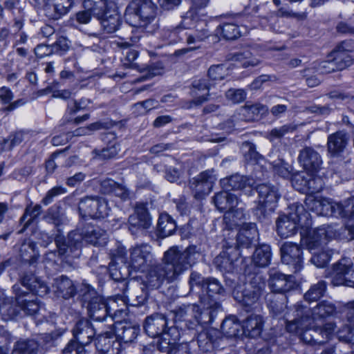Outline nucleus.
Listing matches in <instances>:
<instances>
[{
    "label": "nucleus",
    "mask_w": 354,
    "mask_h": 354,
    "mask_svg": "<svg viewBox=\"0 0 354 354\" xmlns=\"http://www.w3.org/2000/svg\"><path fill=\"white\" fill-rule=\"evenodd\" d=\"M271 257L270 245L263 244L255 249L252 256V262L256 266L264 268L270 264Z\"/></svg>",
    "instance_id": "nucleus-39"
},
{
    "label": "nucleus",
    "mask_w": 354,
    "mask_h": 354,
    "mask_svg": "<svg viewBox=\"0 0 354 354\" xmlns=\"http://www.w3.org/2000/svg\"><path fill=\"white\" fill-rule=\"evenodd\" d=\"M84 7L97 18L102 17L108 9H111L107 0H84Z\"/></svg>",
    "instance_id": "nucleus-45"
},
{
    "label": "nucleus",
    "mask_w": 354,
    "mask_h": 354,
    "mask_svg": "<svg viewBox=\"0 0 354 354\" xmlns=\"http://www.w3.org/2000/svg\"><path fill=\"white\" fill-rule=\"evenodd\" d=\"M268 108L267 106L257 103L243 106L239 115L245 121H254L259 120L263 115L267 113Z\"/></svg>",
    "instance_id": "nucleus-36"
},
{
    "label": "nucleus",
    "mask_w": 354,
    "mask_h": 354,
    "mask_svg": "<svg viewBox=\"0 0 354 354\" xmlns=\"http://www.w3.org/2000/svg\"><path fill=\"white\" fill-rule=\"evenodd\" d=\"M217 178L214 169L201 172L189 181V187L196 199L204 198L212 191Z\"/></svg>",
    "instance_id": "nucleus-15"
},
{
    "label": "nucleus",
    "mask_w": 354,
    "mask_h": 354,
    "mask_svg": "<svg viewBox=\"0 0 354 354\" xmlns=\"http://www.w3.org/2000/svg\"><path fill=\"white\" fill-rule=\"evenodd\" d=\"M42 212V207L40 205L35 206H27L23 216L20 219L21 223H24V228L30 225Z\"/></svg>",
    "instance_id": "nucleus-51"
},
{
    "label": "nucleus",
    "mask_w": 354,
    "mask_h": 354,
    "mask_svg": "<svg viewBox=\"0 0 354 354\" xmlns=\"http://www.w3.org/2000/svg\"><path fill=\"white\" fill-rule=\"evenodd\" d=\"M316 173H310L308 179L307 193L315 194L321 192L324 187V182L323 178L315 175Z\"/></svg>",
    "instance_id": "nucleus-57"
},
{
    "label": "nucleus",
    "mask_w": 354,
    "mask_h": 354,
    "mask_svg": "<svg viewBox=\"0 0 354 354\" xmlns=\"http://www.w3.org/2000/svg\"><path fill=\"white\" fill-rule=\"evenodd\" d=\"M224 292V288L218 279L207 278L205 286L202 292L199 293L200 302L206 309L213 311L214 317L221 310V305L217 301L219 295Z\"/></svg>",
    "instance_id": "nucleus-13"
},
{
    "label": "nucleus",
    "mask_w": 354,
    "mask_h": 354,
    "mask_svg": "<svg viewBox=\"0 0 354 354\" xmlns=\"http://www.w3.org/2000/svg\"><path fill=\"white\" fill-rule=\"evenodd\" d=\"M335 325L329 322L323 327L309 326L301 333V339L306 343L316 345L327 342L333 336Z\"/></svg>",
    "instance_id": "nucleus-16"
},
{
    "label": "nucleus",
    "mask_w": 354,
    "mask_h": 354,
    "mask_svg": "<svg viewBox=\"0 0 354 354\" xmlns=\"http://www.w3.org/2000/svg\"><path fill=\"white\" fill-rule=\"evenodd\" d=\"M39 344L35 339L20 340L16 342L12 354H37Z\"/></svg>",
    "instance_id": "nucleus-46"
},
{
    "label": "nucleus",
    "mask_w": 354,
    "mask_h": 354,
    "mask_svg": "<svg viewBox=\"0 0 354 354\" xmlns=\"http://www.w3.org/2000/svg\"><path fill=\"white\" fill-rule=\"evenodd\" d=\"M201 252L196 245H189L185 250L178 246L170 247L164 252L162 263L150 268L146 277L147 286L158 288L165 281L173 282L189 268L196 263Z\"/></svg>",
    "instance_id": "nucleus-1"
},
{
    "label": "nucleus",
    "mask_w": 354,
    "mask_h": 354,
    "mask_svg": "<svg viewBox=\"0 0 354 354\" xmlns=\"http://www.w3.org/2000/svg\"><path fill=\"white\" fill-rule=\"evenodd\" d=\"M238 234H240V239L247 236L249 239L254 240L258 236V231L254 223H245L242 225Z\"/></svg>",
    "instance_id": "nucleus-62"
},
{
    "label": "nucleus",
    "mask_w": 354,
    "mask_h": 354,
    "mask_svg": "<svg viewBox=\"0 0 354 354\" xmlns=\"http://www.w3.org/2000/svg\"><path fill=\"white\" fill-rule=\"evenodd\" d=\"M241 325L234 316L226 317L222 322L221 330L227 337H235L239 334Z\"/></svg>",
    "instance_id": "nucleus-44"
},
{
    "label": "nucleus",
    "mask_w": 354,
    "mask_h": 354,
    "mask_svg": "<svg viewBox=\"0 0 354 354\" xmlns=\"http://www.w3.org/2000/svg\"><path fill=\"white\" fill-rule=\"evenodd\" d=\"M273 172L275 174L283 178H287L291 176L292 167L286 162L283 160L279 159L272 163Z\"/></svg>",
    "instance_id": "nucleus-56"
},
{
    "label": "nucleus",
    "mask_w": 354,
    "mask_h": 354,
    "mask_svg": "<svg viewBox=\"0 0 354 354\" xmlns=\"http://www.w3.org/2000/svg\"><path fill=\"white\" fill-rule=\"evenodd\" d=\"M173 312L175 322H185V327L193 331L194 337L198 328H203V325L211 323L214 319L213 311L206 309L205 306L201 308L196 304H182Z\"/></svg>",
    "instance_id": "nucleus-3"
},
{
    "label": "nucleus",
    "mask_w": 354,
    "mask_h": 354,
    "mask_svg": "<svg viewBox=\"0 0 354 354\" xmlns=\"http://www.w3.org/2000/svg\"><path fill=\"white\" fill-rule=\"evenodd\" d=\"M101 329L95 337L97 351L100 354H119L121 344L113 332L112 323L104 324Z\"/></svg>",
    "instance_id": "nucleus-14"
},
{
    "label": "nucleus",
    "mask_w": 354,
    "mask_h": 354,
    "mask_svg": "<svg viewBox=\"0 0 354 354\" xmlns=\"http://www.w3.org/2000/svg\"><path fill=\"white\" fill-rule=\"evenodd\" d=\"M258 193V201L252 207L254 215L259 220H263L274 212L281 197L279 189L271 183H261L255 187Z\"/></svg>",
    "instance_id": "nucleus-6"
},
{
    "label": "nucleus",
    "mask_w": 354,
    "mask_h": 354,
    "mask_svg": "<svg viewBox=\"0 0 354 354\" xmlns=\"http://www.w3.org/2000/svg\"><path fill=\"white\" fill-rule=\"evenodd\" d=\"M217 34H221L225 39L232 40L241 35L239 28L234 24L227 23L216 29Z\"/></svg>",
    "instance_id": "nucleus-49"
},
{
    "label": "nucleus",
    "mask_w": 354,
    "mask_h": 354,
    "mask_svg": "<svg viewBox=\"0 0 354 354\" xmlns=\"http://www.w3.org/2000/svg\"><path fill=\"white\" fill-rule=\"evenodd\" d=\"M266 299L270 312L273 316L281 315L286 308V298L283 295L279 296L274 294H268Z\"/></svg>",
    "instance_id": "nucleus-40"
},
{
    "label": "nucleus",
    "mask_w": 354,
    "mask_h": 354,
    "mask_svg": "<svg viewBox=\"0 0 354 354\" xmlns=\"http://www.w3.org/2000/svg\"><path fill=\"white\" fill-rule=\"evenodd\" d=\"M330 57L333 58L337 71H342L353 63L351 57L347 53H339L332 51Z\"/></svg>",
    "instance_id": "nucleus-54"
},
{
    "label": "nucleus",
    "mask_w": 354,
    "mask_h": 354,
    "mask_svg": "<svg viewBox=\"0 0 354 354\" xmlns=\"http://www.w3.org/2000/svg\"><path fill=\"white\" fill-rule=\"evenodd\" d=\"M228 59L233 62H238L244 68L257 66L259 60L252 55L249 50L230 55Z\"/></svg>",
    "instance_id": "nucleus-48"
},
{
    "label": "nucleus",
    "mask_w": 354,
    "mask_h": 354,
    "mask_svg": "<svg viewBox=\"0 0 354 354\" xmlns=\"http://www.w3.org/2000/svg\"><path fill=\"white\" fill-rule=\"evenodd\" d=\"M97 24H100L99 29L102 30V33H113L120 28L122 24L120 15L115 9H108L102 17L97 18Z\"/></svg>",
    "instance_id": "nucleus-26"
},
{
    "label": "nucleus",
    "mask_w": 354,
    "mask_h": 354,
    "mask_svg": "<svg viewBox=\"0 0 354 354\" xmlns=\"http://www.w3.org/2000/svg\"><path fill=\"white\" fill-rule=\"evenodd\" d=\"M206 279H205L200 273L193 271L191 272L189 279V284L191 291H194V288L200 289L198 292H202L205 286Z\"/></svg>",
    "instance_id": "nucleus-60"
},
{
    "label": "nucleus",
    "mask_w": 354,
    "mask_h": 354,
    "mask_svg": "<svg viewBox=\"0 0 354 354\" xmlns=\"http://www.w3.org/2000/svg\"><path fill=\"white\" fill-rule=\"evenodd\" d=\"M21 283L28 290L40 297L46 295L48 292L47 285L32 273H26L21 277Z\"/></svg>",
    "instance_id": "nucleus-32"
},
{
    "label": "nucleus",
    "mask_w": 354,
    "mask_h": 354,
    "mask_svg": "<svg viewBox=\"0 0 354 354\" xmlns=\"http://www.w3.org/2000/svg\"><path fill=\"white\" fill-rule=\"evenodd\" d=\"M12 289L16 295V300L18 306L21 312L24 313V315L32 316L39 313V310L41 309V306L37 299H25L24 296H26V292L25 291H21L20 287L17 284L14 285Z\"/></svg>",
    "instance_id": "nucleus-24"
},
{
    "label": "nucleus",
    "mask_w": 354,
    "mask_h": 354,
    "mask_svg": "<svg viewBox=\"0 0 354 354\" xmlns=\"http://www.w3.org/2000/svg\"><path fill=\"white\" fill-rule=\"evenodd\" d=\"M310 173L301 171L292 176L291 183L295 189L300 192H306Z\"/></svg>",
    "instance_id": "nucleus-52"
},
{
    "label": "nucleus",
    "mask_w": 354,
    "mask_h": 354,
    "mask_svg": "<svg viewBox=\"0 0 354 354\" xmlns=\"http://www.w3.org/2000/svg\"><path fill=\"white\" fill-rule=\"evenodd\" d=\"M288 215H280L277 221V231L281 238L294 235L298 226L308 229L312 225L310 214L301 204L293 203L290 207Z\"/></svg>",
    "instance_id": "nucleus-4"
},
{
    "label": "nucleus",
    "mask_w": 354,
    "mask_h": 354,
    "mask_svg": "<svg viewBox=\"0 0 354 354\" xmlns=\"http://www.w3.org/2000/svg\"><path fill=\"white\" fill-rule=\"evenodd\" d=\"M241 150L245 160L250 163H257L263 159V156L256 151L255 145L250 142L242 144Z\"/></svg>",
    "instance_id": "nucleus-50"
},
{
    "label": "nucleus",
    "mask_w": 354,
    "mask_h": 354,
    "mask_svg": "<svg viewBox=\"0 0 354 354\" xmlns=\"http://www.w3.org/2000/svg\"><path fill=\"white\" fill-rule=\"evenodd\" d=\"M129 223L133 227L148 229L151 225V218L146 205L138 203L135 207V213L129 217Z\"/></svg>",
    "instance_id": "nucleus-29"
},
{
    "label": "nucleus",
    "mask_w": 354,
    "mask_h": 354,
    "mask_svg": "<svg viewBox=\"0 0 354 354\" xmlns=\"http://www.w3.org/2000/svg\"><path fill=\"white\" fill-rule=\"evenodd\" d=\"M127 315L124 310H115L112 317L110 318V322L113 324V332L120 344L122 342L124 344L132 342L140 332V328L137 324L120 319V318L126 317Z\"/></svg>",
    "instance_id": "nucleus-9"
},
{
    "label": "nucleus",
    "mask_w": 354,
    "mask_h": 354,
    "mask_svg": "<svg viewBox=\"0 0 354 354\" xmlns=\"http://www.w3.org/2000/svg\"><path fill=\"white\" fill-rule=\"evenodd\" d=\"M86 35L85 44L86 48H90L93 52L100 53L103 50L104 36L101 29L87 30L84 32Z\"/></svg>",
    "instance_id": "nucleus-38"
},
{
    "label": "nucleus",
    "mask_w": 354,
    "mask_h": 354,
    "mask_svg": "<svg viewBox=\"0 0 354 354\" xmlns=\"http://www.w3.org/2000/svg\"><path fill=\"white\" fill-rule=\"evenodd\" d=\"M100 329V327L95 328L89 320L83 319L75 324L72 333L77 343L86 346L93 342Z\"/></svg>",
    "instance_id": "nucleus-19"
},
{
    "label": "nucleus",
    "mask_w": 354,
    "mask_h": 354,
    "mask_svg": "<svg viewBox=\"0 0 354 354\" xmlns=\"http://www.w3.org/2000/svg\"><path fill=\"white\" fill-rule=\"evenodd\" d=\"M66 332L64 328L57 329L50 333L41 334L37 337V342H38L39 348L43 350H47L55 346L56 340L62 336Z\"/></svg>",
    "instance_id": "nucleus-42"
},
{
    "label": "nucleus",
    "mask_w": 354,
    "mask_h": 354,
    "mask_svg": "<svg viewBox=\"0 0 354 354\" xmlns=\"http://www.w3.org/2000/svg\"><path fill=\"white\" fill-rule=\"evenodd\" d=\"M331 254L330 251L323 250L318 253H313L311 262L317 268H324L330 261Z\"/></svg>",
    "instance_id": "nucleus-61"
},
{
    "label": "nucleus",
    "mask_w": 354,
    "mask_h": 354,
    "mask_svg": "<svg viewBox=\"0 0 354 354\" xmlns=\"http://www.w3.org/2000/svg\"><path fill=\"white\" fill-rule=\"evenodd\" d=\"M280 252L282 262L291 266L295 272L302 268V251L299 245L292 242H285L281 246Z\"/></svg>",
    "instance_id": "nucleus-20"
},
{
    "label": "nucleus",
    "mask_w": 354,
    "mask_h": 354,
    "mask_svg": "<svg viewBox=\"0 0 354 354\" xmlns=\"http://www.w3.org/2000/svg\"><path fill=\"white\" fill-rule=\"evenodd\" d=\"M329 239L326 227H322L310 231L306 238V244L308 249L312 252L325 244Z\"/></svg>",
    "instance_id": "nucleus-35"
},
{
    "label": "nucleus",
    "mask_w": 354,
    "mask_h": 354,
    "mask_svg": "<svg viewBox=\"0 0 354 354\" xmlns=\"http://www.w3.org/2000/svg\"><path fill=\"white\" fill-rule=\"evenodd\" d=\"M263 317L258 315L248 317L241 325L243 334L246 337L254 338L259 337L263 329Z\"/></svg>",
    "instance_id": "nucleus-30"
},
{
    "label": "nucleus",
    "mask_w": 354,
    "mask_h": 354,
    "mask_svg": "<svg viewBox=\"0 0 354 354\" xmlns=\"http://www.w3.org/2000/svg\"><path fill=\"white\" fill-rule=\"evenodd\" d=\"M332 283L334 286H346L354 288V268L347 259H342L333 266Z\"/></svg>",
    "instance_id": "nucleus-18"
},
{
    "label": "nucleus",
    "mask_w": 354,
    "mask_h": 354,
    "mask_svg": "<svg viewBox=\"0 0 354 354\" xmlns=\"http://www.w3.org/2000/svg\"><path fill=\"white\" fill-rule=\"evenodd\" d=\"M220 183L224 190L230 192L243 190L248 187H250L253 185L254 180L248 176L235 174L221 179Z\"/></svg>",
    "instance_id": "nucleus-28"
},
{
    "label": "nucleus",
    "mask_w": 354,
    "mask_h": 354,
    "mask_svg": "<svg viewBox=\"0 0 354 354\" xmlns=\"http://www.w3.org/2000/svg\"><path fill=\"white\" fill-rule=\"evenodd\" d=\"M129 252L127 263L129 271L144 272L152 265L153 254L149 245L137 244L130 248Z\"/></svg>",
    "instance_id": "nucleus-12"
},
{
    "label": "nucleus",
    "mask_w": 354,
    "mask_h": 354,
    "mask_svg": "<svg viewBox=\"0 0 354 354\" xmlns=\"http://www.w3.org/2000/svg\"><path fill=\"white\" fill-rule=\"evenodd\" d=\"M336 202H331L329 201L328 199L322 198V203H321V207H320V213L319 215L321 216H335L336 217Z\"/></svg>",
    "instance_id": "nucleus-63"
},
{
    "label": "nucleus",
    "mask_w": 354,
    "mask_h": 354,
    "mask_svg": "<svg viewBox=\"0 0 354 354\" xmlns=\"http://www.w3.org/2000/svg\"><path fill=\"white\" fill-rule=\"evenodd\" d=\"M144 330L152 338L158 337V346L161 351H166L170 346L175 345L185 335L179 330L178 326H168L166 316L161 313H153L145 318Z\"/></svg>",
    "instance_id": "nucleus-2"
},
{
    "label": "nucleus",
    "mask_w": 354,
    "mask_h": 354,
    "mask_svg": "<svg viewBox=\"0 0 354 354\" xmlns=\"http://www.w3.org/2000/svg\"><path fill=\"white\" fill-rule=\"evenodd\" d=\"M158 7L152 0H132L126 8V17H138L140 26H146L153 22L157 15Z\"/></svg>",
    "instance_id": "nucleus-11"
},
{
    "label": "nucleus",
    "mask_w": 354,
    "mask_h": 354,
    "mask_svg": "<svg viewBox=\"0 0 354 354\" xmlns=\"http://www.w3.org/2000/svg\"><path fill=\"white\" fill-rule=\"evenodd\" d=\"M55 242L57 249L58 258L69 265L73 260L80 257L82 253V236L77 231L68 233L67 238L56 236Z\"/></svg>",
    "instance_id": "nucleus-8"
},
{
    "label": "nucleus",
    "mask_w": 354,
    "mask_h": 354,
    "mask_svg": "<svg viewBox=\"0 0 354 354\" xmlns=\"http://www.w3.org/2000/svg\"><path fill=\"white\" fill-rule=\"evenodd\" d=\"M335 305L328 301H320L312 310V322L316 319H323L332 316L335 313Z\"/></svg>",
    "instance_id": "nucleus-43"
},
{
    "label": "nucleus",
    "mask_w": 354,
    "mask_h": 354,
    "mask_svg": "<svg viewBox=\"0 0 354 354\" xmlns=\"http://www.w3.org/2000/svg\"><path fill=\"white\" fill-rule=\"evenodd\" d=\"M55 286L57 292L64 299L71 298L75 295L76 288L73 282L66 276L56 279Z\"/></svg>",
    "instance_id": "nucleus-41"
},
{
    "label": "nucleus",
    "mask_w": 354,
    "mask_h": 354,
    "mask_svg": "<svg viewBox=\"0 0 354 354\" xmlns=\"http://www.w3.org/2000/svg\"><path fill=\"white\" fill-rule=\"evenodd\" d=\"M238 251L232 247L222 251L215 259L214 264L222 272H231L234 269Z\"/></svg>",
    "instance_id": "nucleus-27"
},
{
    "label": "nucleus",
    "mask_w": 354,
    "mask_h": 354,
    "mask_svg": "<svg viewBox=\"0 0 354 354\" xmlns=\"http://www.w3.org/2000/svg\"><path fill=\"white\" fill-rule=\"evenodd\" d=\"M63 354H85L84 346L77 343L75 339L69 341L62 351Z\"/></svg>",
    "instance_id": "nucleus-64"
},
{
    "label": "nucleus",
    "mask_w": 354,
    "mask_h": 354,
    "mask_svg": "<svg viewBox=\"0 0 354 354\" xmlns=\"http://www.w3.org/2000/svg\"><path fill=\"white\" fill-rule=\"evenodd\" d=\"M268 274V286L272 292L284 293L293 290L297 286L295 277L285 274L275 268L270 269Z\"/></svg>",
    "instance_id": "nucleus-17"
},
{
    "label": "nucleus",
    "mask_w": 354,
    "mask_h": 354,
    "mask_svg": "<svg viewBox=\"0 0 354 354\" xmlns=\"http://www.w3.org/2000/svg\"><path fill=\"white\" fill-rule=\"evenodd\" d=\"M298 160L303 168L310 173H317L322 163L319 153L310 147H306L299 151Z\"/></svg>",
    "instance_id": "nucleus-23"
},
{
    "label": "nucleus",
    "mask_w": 354,
    "mask_h": 354,
    "mask_svg": "<svg viewBox=\"0 0 354 354\" xmlns=\"http://www.w3.org/2000/svg\"><path fill=\"white\" fill-rule=\"evenodd\" d=\"M336 217L344 218H354V196L337 203Z\"/></svg>",
    "instance_id": "nucleus-47"
},
{
    "label": "nucleus",
    "mask_w": 354,
    "mask_h": 354,
    "mask_svg": "<svg viewBox=\"0 0 354 354\" xmlns=\"http://www.w3.org/2000/svg\"><path fill=\"white\" fill-rule=\"evenodd\" d=\"M348 143L345 132L339 131L330 134L328 138V151L333 156H339L344 151Z\"/></svg>",
    "instance_id": "nucleus-34"
},
{
    "label": "nucleus",
    "mask_w": 354,
    "mask_h": 354,
    "mask_svg": "<svg viewBox=\"0 0 354 354\" xmlns=\"http://www.w3.org/2000/svg\"><path fill=\"white\" fill-rule=\"evenodd\" d=\"M176 225L174 220L167 214H161L159 216L157 232L160 238L169 236L175 232Z\"/></svg>",
    "instance_id": "nucleus-37"
},
{
    "label": "nucleus",
    "mask_w": 354,
    "mask_h": 354,
    "mask_svg": "<svg viewBox=\"0 0 354 354\" xmlns=\"http://www.w3.org/2000/svg\"><path fill=\"white\" fill-rule=\"evenodd\" d=\"M110 276L114 281H118L119 283L118 288L121 291H125L126 290L128 289V283L126 281V279L128 276L127 272L123 274L118 268L111 267Z\"/></svg>",
    "instance_id": "nucleus-58"
},
{
    "label": "nucleus",
    "mask_w": 354,
    "mask_h": 354,
    "mask_svg": "<svg viewBox=\"0 0 354 354\" xmlns=\"http://www.w3.org/2000/svg\"><path fill=\"white\" fill-rule=\"evenodd\" d=\"M73 5V0H53L44 15L50 19H58L67 14Z\"/></svg>",
    "instance_id": "nucleus-31"
},
{
    "label": "nucleus",
    "mask_w": 354,
    "mask_h": 354,
    "mask_svg": "<svg viewBox=\"0 0 354 354\" xmlns=\"http://www.w3.org/2000/svg\"><path fill=\"white\" fill-rule=\"evenodd\" d=\"M43 219L55 226H59L64 222L63 214L60 212L59 207L57 206L50 207L44 214Z\"/></svg>",
    "instance_id": "nucleus-55"
},
{
    "label": "nucleus",
    "mask_w": 354,
    "mask_h": 354,
    "mask_svg": "<svg viewBox=\"0 0 354 354\" xmlns=\"http://www.w3.org/2000/svg\"><path fill=\"white\" fill-rule=\"evenodd\" d=\"M326 282L320 281L310 287L308 291L304 295V298L309 302L316 301L322 297L326 291Z\"/></svg>",
    "instance_id": "nucleus-53"
},
{
    "label": "nucleus",
    "mask_w": 354,
    "mask_h": 354,
    "mask_svg": "<svg viewBox=\"0 0 354 354\" xmlns=\"http://www.w3.org/2000/svg\"><path fill=\"white\" fill-rule=\"evenodd\" d=\"M78 211L82 218H104L109 216L111 208L106 199L98 196L82 198L78 205Z\"/></svg>",
    "instance_id": "nucleus-10"
},
{
    "label": "nucleus",
    "mask_w": 354,
    "mask_h": 354,
    "mask_svg": "<svg viewBox=\"0 0 354 354\" xmlns=\"http://www.w3.org/2000/svg\"><path fill=\"white\" fill-rule=\"evenodd\" d=\"M127 290L122 291V293H117L115 297L117 300H121L124 304H129L133 306H139L145 304L147 298V292L145 288L140 285L136 284L133 290L127 295Z\"/></svg>",
    "instance_id": "nucleus-25"
},
{
    "label": "nucleus",
    "mask_w": 354,
    "mask_h": 354,
    "mask_svg": "<svg viewBox=\"0 0 354 354\" xmlns=\"http://www.w3.org/2000/svg\"><path fill=\"white\" fill-rule=\"evenodd\" d=\"M265 288V281L259 274L251 279L250 283L234 288L232 292L236 301L245 308H251L256 305Z\"/></svg>",
    "instance_id": "nucleus-7"
},
{
    "label": "nucleus",
    "mask_w": 354,
    "mask_h": 354,
    "mask_svg": "<svg viewBox=\"0 0 354 354\" xmlns=\"http://www.w3.org/2000/svg\"><path fill=\"white\" fill-rule=\"evenodd\" d=\"M214 203L221 212L232 210L239 205L236 196L230 194L227 191L221 192L215 194L213 198Z\"/></svg>",
    "instance_id": "nucleus-33"
},
{
    "label": "nucleus",
    "mask_w": 354,
    "mask_h": 354,
    "mask_svg": "<svg viewBox=\"0 0 354 354\" xmlns=\"http://www.w3.org/2000/svg\"><path fill=\"white\" fill-rule=\"evenodd\" d=\"M337 337L340 341L354 344V324L349 323L337 332Z\"/></svg>",
    "instance_id": "nucleus-59"
},
{
    "label": "nucleus",
    "mask_w": 354,
    "mask_h": 354,
    "mask_svg": "<svg viewBox=\"0 0 354 354\" xmlns=\"http://www.w3.org/2000/svg\"><path fill=\"white\" fill-rule=\"evenodd\" d=\"M296 317L286 323L287 330L290 333H296L301 337L305 329L312 325V318L309 316V309L302 305L296 306Z\"/></svg>",
    "instance_id": "nucleus-21"
},
{
    "label": "nucleus",
    "mask_w": 354,
    "mask_h": 354,
    "mask_svg": "<svg viewBox=\"0 0 354 354\" xmlns=\"http://www.w3.org/2000/svg\"><path fill=\"white\" fill-rule=\"evenodd\" d=\"M77 232L82 236V242L84 240L95 246H104L107 243L106 231L98 226L87 224Z\"/></svg>",
    "instance_id": "nucleus-22"
},
{
    "label": "nucleus",
    "mask_w": 354,
    "mask_h": 354,
    "mask_svg": "<svg viewBox=\"0 0 354 354\" xmlns=\"http://www.w3.org/2000/svg\"><path fill=\"white\" fill-rule=\"evenodd\" d=\"M86 291L82 295L83 306L88 310L89 317L97 322H110V318L113 313V307L115 306L116 299L106 301L103 297L89 287L86 288Z\"/></svg>",
    "instance_id": "nucleus-5"
}]
</instances>
